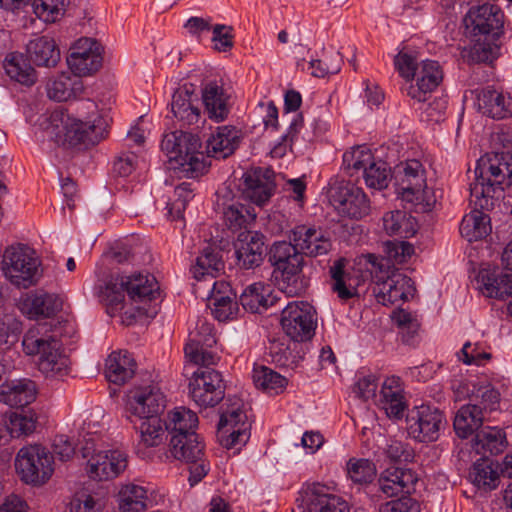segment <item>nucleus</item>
<instances>
[{
	"mask_svg": "<svg viewBox=\"0 0 512 512\" xmlns=\"http://www.w3.org/2000/svg\"><path fill=\"white\" fill-rule=\"evenodd\" d=\"M291 243L299 253L317 256L320 251V233L311 227L298 226L292 232Z\"/></svg>",
	"mask_w": 512,
	"mask_h": 512,
	"instance_id": "obj_52",
	"label": "nucleus"
},
{
	"mask_svg": "<svg viewBox=\"0 0 512 512\" xmlns=\"http://www.w3.org/2000/svg\"><path fill=\"white\" fill-rule=\"evenodd\" d=\"M416 481L417 478L412 470L399 467L387 468L378 479L380 490L387 497L409 493Z\"/></svg>",
	"mask_w": 512,
	"mask_h": 512,
	"instance_id": "obj_32",
	"label": "nucleus"
},
{
	"mask_svg": "<svg viewBox=\"0 0 512 512\" xmlns=\"http://www.w3.org/2000/svg\"><path fill=\"white\" fill-rule=\"evenodd\" d=\"M166 406V396L158 384L131 389L125 399V412L129 421L160 416Z\"/></svg>",
	"mask_w": 512,
	"mask_h": 512,
	"instance_id": "obj_16",
	"label": "nucleus"
},
{
	"mask_svg": "<svg viewBox=\"0 0 512 512\" xmlns=\"http://www.w3.org/2000/svg\"><path fill=\"white\" fill-rule=\"evenodd\" d=\"M15 469L26 484L43 485L54 473L53 456L41 445L24 446L15 457Z\"/></svg>",
	"mask_w": 512,
	"mask_h": 512,
	"instance_id": "obj_13",
	"label": "nucleus"
},
{
	"mask_svg": "<svg viewBox=\"0 0 512 512\" xmlns=\"http://www.w3.org/2000/svg\"><path fill=\"white\" fill-rule=\"evenodd\" d=\"M394 63L399 74L407 80V83L412 81L420 64L413 55L403 51L395 56Z\"/></svg>",
	"mask_w": 512,
	"mask_h": 512,
	"instance_id": "obj_64",
	"label": "nucleus"
},
{
	"mask_svg": "<svg viewBox=\"0 0 512 512\" xmlns=\"http://www.w3.org/2000/svg\"><path fill=\"white\" fill-rule=\"evenodd\" d=\"M298 512H320V484L312 483L303 486L297 498ZM296 512V511H294Z\"/></svg>",
	"mask_w": 512,
	"mask_h": 512,
	"instance_id": "obj_59",
	"label": "nucleus"
},
{
	"mask_svg": "<svg viewBox=\"0 0 512 512\" xmlns=\"http://www.w3.org/2000/svg\"><path fill=\"white\" fill-rule=\"evenodd\" d=\"M481 290L487 297L504 300L512 296V274L481 271L478 275Z\"/></svg>",
	"mask_w": 512,
	"mask_h": 512,
	"instance_id": "obj_47",
	"label": "nucleus"
},
{
	"mask_svg": "<svg viewBox=\"0 0 512 512\" xmlns=\"http://www.w3.org/2000/svg\"><path fill=\"white\" fill-rule=\"evenodd\" d=\"M242 193L230 197L226 188L217 191L216 206L221 210L225 224L232 230L245 227L254 221L257 214L251 204L264 205L272 196L274 185L261 169L243 174Z\"/></svg>",
	"mask_w": 512,
	"mask_h": 512,
	"instance_id": "obj_3",
	"label": "nucleus"
},
{
	"mask_svg": "<svg viewBox=\"0 0 512 512\" xmlns=\"http://www.w3.org/2000/svg\"><path fill=\"white\" fill-rule=\"evenodd\" d=\"M472 403H477L483 414L487 411L491 412L498 408L500 401V393L491 385H475L469 394Z\"/></svg>",
	"mask_w": 512,
	"mask_h": 512,
	"instance_id": "obj_57",
	"label": "nucleus"
},
{
	"mask_svg": "<svg viewBox=\"0 0 512 512\" xmlns=\"http://www.w3.org/2000/svg\"><path fill=\"white\" fill-rule=\"evenodd\" d=\"M386 251L390 261L402 264L414 254V247L406 241H389L386 243Z\"/></svg>",
	"mask_w": 512,
	"mask_h": 512,
	"instance_id": "obj_63",
	"label": "nucleus"
},
{
	"mask_svg": "<svg viewBox=\"0 0 512 512\" xmlns=\"http://www.w3.org/2000/svg\"><path fill=\"white\" fill-rule=\"evenodd\" d=\"M373 160L374 156L369 148L356 146L343 154V167L353 175V172L360 170L364 172Z\"/></svg>",
	"mask_w": 512,
	"mask_h": 512,
	"instance_id": "obj_58",
	"label": "nucleus"
},
{
	"mask_svg": "<svg viewBox=\"0 0 512 512\" xmlns=\"http://www.w3.org/2000/svg\"><path fill=\"white\" fill-rule=\"evenodd\" d=\"M27 53L37 66L54 67L60 60V50L53 38L39 36L29 41Z\"/></svg>",
	"mask_w": 512,
	"mask_h": 512,
	"instance_id": "obj_41",
	"label": "nucleus"
},
{
	"mask_svg": "<svg viewBox=\"0 0 512 512\" xmlns=\"http://www.w3.org/2000/svg\"><path fill=\"white\" fill-rule=\"evenodd\" d=\"M194 197L191 183L183 182L175 187L174 198L167 203V214L173 221L181 220L187 204Z\"/></svg>",
	"mask_w": 512,
	"mask_h": 512,
	"instance_id": "obj_55",
	"label": "nucleus"
},
{
	"mask_svg": "<svg viewBox=\"0 0 512 512\" xmlns=\"http://www.w3.org/2000/svg\"><path fill=\"white\" fill-rule=\"evenodd\" d=\"M459 359L466 365H483L492 358V355L481 349L479 343L466 342L461 351Z\"/></svg>",
	"mask_w": 512,
	"mask_h": 512,
	"instance_id": "obj_62",
	"label": "nucleus"
},
{
	"mask_svg": "<svg viewBox=\"0 0 512 512\" xmlns=\"http://www.w3.org/2000/svg\"><path fill=\"white\" fill-rule=\"evenodd\" d=\"M103 63V47L92 38H80L70 49L67 64L77 76H90Z\"/></svg>",
	"mask_w": 512,
	"mask_h": 512,
	"instance_id": "obj_20",
	"label": "nucleus"
},
{
	"mask_svg": "<svg viewBox=\"0 0 512 512\" xmlns=\"http://www.w3.org/2000/svg\"><path fill=\"white\" fill-rule=\"evenodd\" d=\"M171 112L182 126L198 123L201 116L198 95L187 85L178 88L172 96Z\"/></svg>",
	"mask_w": 512,
	"mask_h": 512,
	"instance_id": "obj_25",
	"label": "nucleus"
},
{
	"mask_svg": "<svg viewBox=\"0 0 512 512\" xmlns=\"http://www.w3.org/2000/svg\"><path fill=\"white\" fill-rule=\"evenodd\" d=\"M507 445L506 434L497 427H484L476 432L472 440V448L477 454H482L483 458L489 455H497L505 449Z\"/></svg>",
	"mask_w": 512,
	"mask_h": 512,
	"instance_id": "obj_43",
	"label": "nucleus"
},
{
	"mask_svg": "<svg viewBox=\"0 0 512 512\" xmlns=\"http://www.w3.org/2000/svg\"><path fill=\"white\" fill-rule=\"evenodd\" d=\"M239 131L232 126L218 127L207 141V153L215 158H226L236 149Z\"/></svg>",
	"mask_w": 512,
	"mask_h": 512,
	"instance_id": "obj_45",
	"label": "nucleus"
},
{
	"mask_svg": "<svg viewBox=\"0 0 512 512\" xmlns=\"http://www.w3.org/2000/svg\"><path fill=\"white\" fill-rule=\"evenodd\" d=\"M466 35L474 42L471 54L478 62L497 58L504 33V13L499 6L484 3L471 7L463 19Z\"/></svg>",
	"mask_w": 512,
	"mask_h": 512,
	"instance_id": "obj_4",
	"label": "nucleus"
},
{
	"mask_svg": "<svg viewBox=\"0 0 512 512\" xmlns=\"http://www.w3.org/2000/svg\"><path fill=\"white\" fill-rule=\"evenodd\" d=\"M135 361L127 351H114L107 360L105 367L106 378L114 384H124L135 372Z\"/></svg>",
	"mask_w": 512,
	"mask_h": 512,
	"instance_id": "obj_44",
	"label": "nucleus"
},
{
	"mask_svg": "<svg viewBox=\"0 0 512 512\" xmlns=\"http://www.w3.org/2000/svg\"><path fill=\"white\" fill-rule=\"evenodd\" d=\"M470 478L475 486L484 491L494 490L499 484L498 471L488 458H481L474 463Z\"/></svg>",
	"mask_w": 512,
	"mask_h": 512,
	"instance_id": "obj_50",
	"label": "nucleus"
},
{
	"mask_svg": "<svg viewBox=\"0 0 512 512\" xmlns=\"http://www.w3.org/2000/svg\"><path fill=\"white\" fill-rule=\"evenodd\" d=\"M3 428H0V444L11 438L31 434L37 425V415L32 410L11 412L3 419Z\"/></svg>",
	"mask_w": 512,
	"mask_h": 512,
	"instance_id": "obj_34",
	"label": "nucleus"
},
{
	"mask_svg": "<svg viewBox=\"0 0 512 512\" xmlns=\"http://www.w3.org/2000/svg\"><path fill=\"white\" fill-rule=\"evenodd\" d=\"M413 291L411 278L401 273H394L384 280H379L372 287L376 301L384 306L406 300Z\"/></svg>",
	"mask_w": 512,
	"mask_h": 512,
	"instance_id": "obj_22",
	"label": "nucleus"
},
{
	"mask_svg": "<svg viewBox=\"0 0 512 512\" xmlns=\"http://www.w3.org/2000/svg\"><path fill=\"white\" fill-rule=\"evenodd\" d=\"M159 293L156 278L148 272L113 276L99 288V299L111 317H119L124 325L150 315V302Z\"/></svg>",
	"mask_w": 512,
	"mask_h": 512,
	"instance_id": "obj_2",
	"label": "nucleus"
},
{
	"mask_svg": "<svg viewBox=\"0 0 512 512\" xmlns=\"http://www.w3.org/2000/svg\"><path fill=\"white\" fill-rule=\"evenodd\" d=\"M249 427L244 405L240 400H236L221 414L218 425L221 445L227 449L241 447L249 439Z\"/></svg>",
	"mask_w": 512,
	"mask_h": 512,
	"instance_id": "obj_17",
	"label": "nucleus"
},
{
	"mask_svg": "<svg viewBox=\"0 0 512 512\" xmlns=\"http://www.w3.org/2000/svg\"><path fill=\"white\" fill-rule=\"evenodd\" d=\"M19 308L30 319L47 318L62 308V299L55 294L30 292L21 297Z\"/></svg>",
	"mask_w": 512,
	"mask_h": 512,
	"instance_id": "obj_23",
	"label": "nucleus"
},
{
	"mask_svg": "<svg viewBox=\"0 0 512 512\" xmlns=\"http://www.w3.org/2000/svg\"><path fill=\"white\" fill-rule=\"evenodd\" d=\"M166 429L173 434L196 433L198 417L195 412L185 407H176L167 415Z\"/></svg>",
	"mask_w": 512,
	"mask_h": 512,
	"instance_id": "obj_49",
	"label": "nucleus"
},
{
	"mask_svg": "<svg viewBox=\"0 0 512 512\" xmlns=\"http://www.w3.org/2000/svg\"><path fill=\"white\" fill-rule=\"evenodd\" d=\"M213 325L205 318L191 323L188 340L184 346L185 358L195 365L209 366L218 360Z\"/></svg>",
	"mask_w": 512,
	"mask_h": 512,
	"instance_id": "obj_14",
	"label": "nucleus"
},
{
	"mask_svg": "<svg viewBox=\"0 0 512 512\" xmlns=\"http://www.w3.org/2000/svg\"><path fill=\"white\" fill-rule=\"evenodd\" d=\"M484 421L482 408L477 403L463 405L456 413L453 426L458 437L466 439L479 431Z\"/></svg>",
	"mask_w": 512,
	"mask_h": 512,
	"instance_id": "obj_42",
	"label": "nucleus"
},
{
	"mask_svg": "<svg viewBox=\"0 0 512 512\" xmlns=\"http://www.w3.org/2000/svg\"><path fill=\"white\" fill-rule=\"evenodd\" d=\"M442 80L443 70L441 65L437 61L426 59L420 62L414 78L406 83L403 90L411 99L419 103L425 102Z\"/></svg>",
	"mask_w": 512,
	"mask_h": 512,
	"instance_id": "obj_21",
	"label": "nucleus"
},
{
	"mask_svg": "<svg viewBox=\"0 0 512 512\" xmlns=\"http://www.w3.org/2000/svg\"><path fill=\"white\" fill-rule=\"evenodd\" d=\"M189 393L199 407L216 406L225 393L221 374L214 369L198 368L189 380Z\"/></svg>",
	"mask_w": 512,
	"mask_h": 512,
	"instance_id": "obj_18",
	"label": "nucleus"
},
{
	"mask_svg": "<svg viewBox=\"0 0 512 512\" xmlns=\"http://www.w3.org/2000/svg\"><path fill=\"white\" fill-rule=\"evenodd\" d=\"M104 501L96 493L87 490L75 492L69 503V512H103Z\"/></svg>",
	"mask_w": 512,
	"mask_h": 512,
	"instance_id": "obj_56",
	"label": "nucleus"
},
{
	"mask_svg": "<svg viewBox=\"0 0 512 512\" xmlns=\"http://www.w3.org/2000/svg\"><path fill=\"white\" fill-rule=\"evenodd\" d=\"M378 388V379L373 374L362 375L359 374L357 381L352 387V392L359 399L367 401L376 396Z\"/></svg>",
	"mask_w": 512,
	"mask_h": 512,
	"instance_id": "obj_61",
	"label": "nucleus"
},
{
	"mask_svg": "<svg viewBox=\"0 0 512 512\" xmlns=\"http://www.w3.org/2000/svg\"><path fill=\"white\" fill-rule=\"evenodd\" d=\"M392 175L389 165L385 161L375 158L363 172L366 186L377 190L387 188Z\"/></svg>",
	"mask_w": 512,
	"mask_h": 512,
	"instance_id": "obj_53",
	"label": "nucleus"
},
{
	"mask_svg": "<svg viewBox=\"0 0 512 512\" xmlns=\"http://www.w3.org/2000/svg\"><path fill=\"white\" fill-rule=\"evenodd\" d=\"M270 260L278 289L289 297L303 293L308 280L303 274V256L291 242H277L271 248Z\"/></svg>",
	"mask_w": 512,
	"mask_h": 512,
	"instance_id": "obj_9",
	"label": "nucleus"
},
{
	"mask_svg": "<svg viewBox=\"0 0 512 512\" xmlns=\"http://www.w3.org/2000/svg\"><path fill=\"white\" fill-rule=\"evenodd\" d=\"M397 193L402 199L413 203L422 212L430 211L436 198L432 189L427 186L426 171L417 159L400 163L394 169L393 175Z\"/></svg>",
	"mask_w": 512,
	"mask_h": 512,
	"instance_id": "obj_11",
	"label": "nucleus"
},
{
	"mask_svg": "<svg viewBox=\"0 0 512 512\" xmlns=\"http://www.w3.org/2000/svg\"><path fill=\"white\" fill-rule=\"evenodd\" d=\"M22 324L12 315H0V348L8 347L18 340Z\"/></svg>",
	"mask_w": 512,
	"mask_h": 512,
	"instance_id": "obj_60",
	"label": "nucleus"
},
{
	"mask_svg": "<svg viewBox=\"0 0 512 512\" xmlns=\"http://www.w3.org/2000/svg\"><path fill=\"white\" fill-rule=\"evenodd\" d=\"M169 451L177 460L196 462L203 455V444L197 433L173 434Z\"/></svg>",
	"mask_w": 512,
	"mask_h": 512,
	"instance_id": "obj_37",
	"label": "nucleus"
},
{
	"mask_svg": "<svg viewBox=\"0 0 512 512\" xmlns=\"http://www.w3.org/2000/svg\"><path fill=\"white\" fill-rule=\"evenodd\" d=\"M36 383L28 378L6 380L0 385V402L10 407H24L37 397Z\"/></svg>",
	"mask_w": 512,
	"mask_h": 512,
	"instance_id": "obj_24",
	"label": "nucleus"
},
{
	"mask_svg": "<svg viewBox=\"0 0 512 512\" xmlns=\"http://www.w3.org/2000/svg\"><path fill=\"white\" fill-rule=\"evenodd\" d=\"M236 257L245 268L258 266L263 260L264 242L261 234L244 231L235 242Z\"/></svg>",
	"mask_w": 512,
	"mask_h": 512,
	"instance_id": "obj_30",
	"label": "nucleus"
},
{
	"mask_svg": "<svg viewBox=\"0 0 512 512\" xmlns=\"http://www.w3.org/2000/svg\"><path fill=\"white\" fill-rule=\"evenodd\" d=\"M208 305L218 321L233 319L239 310L231 286L224 281L213 282L208 295Z\"/></svg>",
	"mask_w": 512,
	"mask_h": 512,
	"instance_id": "obj_27",
	"label": "nucleus"
},
{
	"mask_svg": "<svg viewBox=\"0 0 512 512\" xmlns=\"http://www.w3.org/2000/svg\"><path fill=\"white\" fill-rule=\"evenodd\" d=\"M28 3L40 21L51 24L64 16L70 0H29Z\"/></svg>",
	"mask_w": 512,
	"mask_h": 512,
	"instance_id": "obj_51",
	"label": "nucleus"
},
{
	"mask_svg": "<svg viewBox=\"0 0 512 512\" xmlns=\"http://www.w3.org/2000/svg\"><path fill=\"white\" fill-rule=\"evenodd\" d=\"M347 259L340 257L336 259L329 268L330 284L332 291L341 300H349L358 295V280L346 272Z\"/></svg>",
	"mask_w": 512,
	"mask_h": 512,
	"instance_id": "obj_35",
	"label": "nucleus"
},
{
	"mask_svg": "<svg viewBox=\"0 0 512 512\" xmlns=\"http://www.w3.org/2000/svg\"><path fill=\"white\" fill-rule=\"evenodd\" d=\"M202 102L205 113L212 121L219 123L228 117L230 96L221 83L211 81L205 84L202 89Z\"/></svg>",
	"mask_w": 512,
	"mask_h": 512,
	"instance_id": "obj_26",
	"label": "nucleus"
},
{
	"mask_svg": "<svg viewBox=\"0 0 512 512\" xmlns=\"http://www.w3.org/2000/svg\"><path fill=\"white\" fill-rule=\"evenodd\" d=\"M475 180L470 184L471 202L483 209H494L503 195V184L512 174V154L494 152L476 164Z\"/></svg>",
	"mask_w": 512,
	"mask_h": 512,
	"instance_id": "obj_5",
	"label": "nucleus"
},
{
	"mask_svg": "<svg viewBox=\"0 0 512 512\" xmlns=\"http://www.w3.org/2000/svg\"><path fill=\"white\" fill-rule=\"evenodd\" d=\"M240 302L245 310L253 313L264 311L275 302L273 288L265 282L252 283L241 293Z\"/></svg>",
	"mask_w": 512,
	"mask_h": 512,
	"instance_id": "obj_39",
	"label": "nucleus"
},
{
	"mask_svg": "<svg viewBox=\"0 0 512 512\" xmlns=\"http://www.w3.org/2000/svg\"><path fill=\"white\" fill-rule=\"evenodd\" d=\"M446 419L441 410L429 405H421L407 417V430L419 442H432L439 438Z\"/></svg>",
	"mask_w": 512,
	"mask_h": 512,
	"instance_id": "obj_19",
	"label": "nucleus"
},
{
	"mask_svg": "<svg viewBox=\"0 0 512 512\" xmlns=\"http://www.w3.org/2000/svg\"><path fill=\"white\" fill-rule=\"evenodd\" d=\"M28 356H38L37 368L46 378L62 379L70 371V361L62 343L53 336H41L37 328L29 329L22 340Z\"/></svg>",
	"mask_w": 512,
	"mask_h": 512,
	"instance_id": "obj_8",
	"label": "nucleus"
},
{
	"mask_svg": "<svg viewBox=\"0 0 512 512\" xmlns=\"http://www.w3.org/2000/svg\"><path fill=\"white\" fill-rule=\"evenodd\" d=\"M252 380L256 388L274 394L281 393L288 383L286 377L263 365H254Z\"/></svg>",
	"mask_w": 512,
	"mask_h": 512,
	"instance_id": "obj_48",
	"label": "nucleus"
},
{
	"mask_svg": "<svg viewBox=\"0 0 512 512\" xmlns=\"http://www.w3.org/2000/svg\"><path fill=\"white\" fill-rule=\"evenodd\" d=\"M1 270L12 285L24 289L36 285L43 274L40 257L33 248L25 244L12 245L5 249Z\"/></svg>",
	"mask_w": 512,
	"mask_h": 512,
	"instance_id": "obj_12",
	"label": "nucleus"
},
{
	"mask_svg": "<svg viewBox=\"0 0 512 512\" xmlns=\"http://www.w3.org/2000/svg\"><path fill=\"white\" fill-rule=\"evenodd\" d=\"M280 324L283 332L293 341L310 340L317 328L316 311L307 302H289L281 313Z\"/></svg>",
	"mask_w": 512,
	"mask_h": 512,
	"instance_id": "obj_15",
	"label": "nucleus"
},
{
	"mask_svg": "<svg viewBox=\"0 0 512 512\" xmlns=\"http://www.w3.org/2000/svg\"><path fill=\"white\" fill-rule=\"evenodd\" d=\"M46 90L50 99L67 101L83 91V83L75 74L61 73L48 81Z\"/></svg>",
	"mask_w": 512,
	"mask_h": 512,
	"instance_id": "obj_46",
	"label": "nucleus"
},
{
	"mask_svg": "<svg viewBox=\"0 0 512 512\" xmlns=\"http://www.w3.org/2000/svg\"><path fill=\"white\" fill-rule=\"evenodd\" d=\"M201 147L198 136L182 131L166 134L161 142L172 167L189 178L204 174L209 166Z\"/></svg>",
	"mask_w": 512,
	"mask_h": 512,
	"instance_id": "obj_7",
	"label": "nucleus"
},
{
	"mask_svg": "<svg viewBox=\"0 0 512 512\" xmlns=\"http://www.w3.org/2000/svg\"><path fill=\"white\" fill-rule=\"evenodd\" d=\"M474 209L465 215L460 224V233L469 242L480 240L491 232L490 217L486 212L492 209H483L470 201Z\"/></svg>",
	"mask_w": 512,
	"mask_h": 512,
	"instance_id": "obj_38",
	"label": "nucleus"
},
{
	"mask_svg": "<svg viewBox=\"0 0 512 512\" xmlns=\"http://www.w3.org/2000/svg\"><path fill=\"white\" fill-rule=\"evenodd\" d=\"M116 502L119 512H144L150 504L148 489L134 482L123 483L118 488Z\"/></svg>",
	"mask_w": 512,
	"mask_h": 512,
	"instance_id": "obj_31",
	"label": "nucleus"
},
{
	"mask_svg": "<svg viewBox=\"0 0 512 512\" xmlns=\"http://www.w3.org/2000/svg\"><path fill=\"white\" fill-rule=\"evenodd\" d=\"M348 478L355 484L371 483L376 476V466L369 459L351 458L346 464Z\"/></svg>",
	"mask_w": 512,
	"mask_h": 512,
	"instance_id": "obj_54",
	"label": "nucleus"
},
{
	"mask_svg": "<svg viewBox=\"0 0 512 512\" xmlns=\"http://www.w3.org/2000/svg\"><path fill=\"white\" fill-rule=\"evenodd\" d=\"M3 68L6 76L15 83L23 86H32L37 80L35 69L30 60L22 53H9L4 61Z\"/></svg>",
	"mask_w": 512,
	"mask_h": 512,
	"instance_id": "obj_36",
	"label": "nucleus"
},
{
	"mask_svg": "<svg viewBox=\"0 0 512 512\" xmlns=\"http://www.w3.org/2000/svg\"><path fill=\"white\" fill-rule=\"evenodd\" d=\"M84 107L88 111L86 116L75 117L62 109L41 114L34 123L35 138L71 147L98 143L107 131L110 117L92 101H86Z\"/></svg>",
	"mask_w": 512,
	"mask_h": 512,
	"instance_id": "obj_1",
	"label": "nucleus"
},
{
	"mask_svg": "<svg viewBox=\"0 0 512 512\" xmlns=\"http://www.w3.org/2000/svg\"><path fill=\"white\" fill-rule=\"evenodd\" d=\"M377 405L385 411L389 418L400 419L403 417L406 403L399 377L391 376L383 382Z\"/></svg>",
	"mask_w": 512,
	"mask_h": 512,
	"instance_id": "obj_28",
	"label": "nucleus"
},
{
	"mask_svg": "<svg viewBox=\"0 0 512 512\" xmlns=\"http://www.w3.org/2000/svg\"><path fill=\"white\" fill-rule=\"evenodd\" d=\"M325 197L327 205L342 219L358 221L371 213L368 195L350 180L332 177L325 188Z\"/></svg>",
	"mask_w": 512,
	"mask_h": 512,
	"instance_id": "obj_10",
	"label": "nucleus"
},
{
	"mask_svg": "<svg viewBox=\"0 0 512 512\" xmlns=\"http://www.w3.org/2000/svg\"><path fill=\"white\" fill-rule=\"evenodd\" d=\"M224 268L218 248L214 245L204 247L191 267V273L197 281L213 280Z\"/></svg>",
	"mask_w": 512,
	"mask_h": 512,
	"instance_id": "obj_40",
	"label": "nucleus"
},
{
	"mask_svg": "<svg viewBox=\"0 0 512 512\" xmlns=\"http://www.w3.org/2000/svg\"><path fill=\"white\" fill-rule=\"evenodd\" d=\"M478 110L493 119L512 117V98L502 92L486 87L477 96Z\"/></svg>",
	"mask_w": 512,
	"mask_h": 512,
	"instance_id": "obj_29",
	"label": "nucleus"
},
{
	"mask_svg": "<svg viewBox=\"0 0 512 512\" xmlns=\"http://www.w3.org/2000/svg\"><path fill=\"white\" fill-rule=\"evenodd\" d=\"M82 457L86 459L88 476L97 481L117 478L127 467V455L120 449H110L99 430H93L89 423H84L80 434Z\"/></svg>",
	"mask_w": 512,
	"mask_h": 512,
	"instance_id": "obj_6",
	"label": "nucleus"
},
{
	"mask_svg": "<svg viewBox=\"0 0 512 512\" xmlns=\"http://www.w3.org/2000/svg\"><path fill=\"white\" fill-rule=\"evenodd\" d=\"M138 436L139 448H153L161 445L165 439L166 424L160 416L145 417L129 421Z\"/></svg>",
	"mask_w": 512,
	"mask_h": 512,
	"instance_id": "obj_33",
	"label": "nucleus"
}]
</instances>
